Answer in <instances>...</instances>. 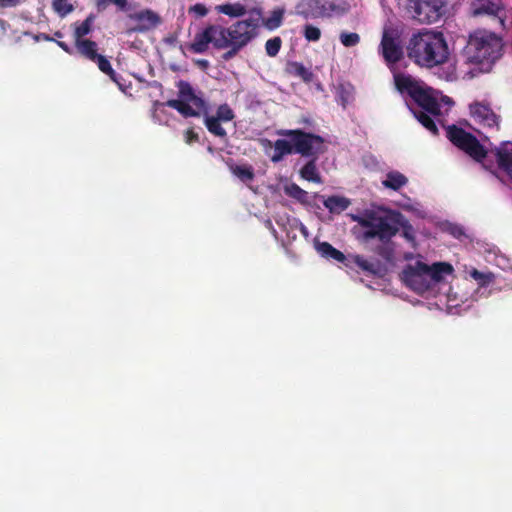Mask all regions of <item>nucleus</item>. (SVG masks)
Returning a JSON list of instances; mask_svg holds the SVG:
<instances>
[{
  "mask_svg": "<svg viewBox=\"0 0 512 512\" xmlns=\"http://www.w3.org/2000/svg\"><path fill=\"white\" fill-rule=\"evenodd\" d=\"M190 11L195 13L196 15H198L200 17H204L208 13L207 8L203 4H200V3L193 5L190 8Z\"/></svg>",
  "mask_w": 512,
  "mask_h": 512,
  "instance_id": "obj_37",
  "label": "nucleus"
},
{
  "mask_svg": "<svg viewBox=\"0 0 512 512\" xmlns=\"http://www.w3.org/2000/svg\"><path fill=\"white\" fill-rule=\"evenodd\" d=\"M281 135L292 137L294 152L310 156L322 151L323 139L320 136L306 134L299 130H285Z\"/></svg>",
  "mask_w": 512,
  "mask_h": 512,
  "instance_id": "obj_10",
  "label": "nucleus"
},
{
  "mask_svg": "<svg viewBox=\"0 0 512 512\" xmlns=\"http://www.w3.org/2000/svg\"><path fill=\"white\" fill-rule=\"evenodd\" d=\"M450 233H451L453 236L457 237V238H459L461 235H463L462 228L457 227V226H453V227H451Z\"/></svg>",
  "mask_w": 512,
  "mask_h": 512,
  "instance_id": "obj_43",
  "label": "nucleus"
},
{
  "mask_svg": "<svg viewBox=\"0 0 512 512\" xmlns=\"http://www.w3.org/2000/svg\"><path fill=\"white\" fill-rule=\"evenodd\" d=\"M315 0H300L296 5V13L308 18L309 14L306 8L312 7L315 4Z\"/></svg>",
  "mask_w": 512,
  "mask_h": 512,
  "instance_id": "obj_34",
  "label": "nucleus"
},
{
  "mask_svg": "<svg viewBox=\"0 0 512 512\" xmlns=\"http://www.w3.org/2000/svg\"><path fill=\"white\" fill-rule=\"evenodd\" d=\"M403 236L408 241H414V230L411 225H409L407 222L403 224Z\"/></svg>",
  "mask_w": 512,
  "mask_h": 512,
  "instance_id": "obj_38",
  "label": "nucleus"
},
{
  "mask_svg": "<svg viewBox=\"0 0 512 512\" xmlns=\"http://www.w3.org/2000/svg\"><path fill=\"white\" fill-rule=\"evenodd\" d=\"M93 23V17H87L83 22L75 24L74 38L75 42L78 40H84V36L88 35L91 31Z\"/></svg>",
  "mask_w": 512,
  "mask_h": 512,
  "instance_id": "obj_26",
  "label": "nucleus"
},
{
  "mask_svg": "<svg viewBox=\"0 0 512 512\" xmlns=\"http://www.w3.org/2000/svg\"><path fill=\"white\" fill-rule=\"evenodd\" d=\"M503 41L496 33L478 29L471 33L463 50L464 64L472 65L469 70L461 69L463 78H473L489 72L492 65L502 56Z\"/></svg>",
  "mask_w": 512,
  "mask_h": 512,
  "instance_id": "obj_4",
  "label": "nucleus"
},
{
  "mask_svg": "<svg viewBox=\"0 0 512 512\" xmlns=\"http://www.w3.org/2000/svg\"><path fill=\"white\" fill-rule=\"evenodd\" d=\"M25 0H2V8L4 7H15L21 3H23Z\"/></svg>",
  "mask_w": 512,
  "mask_h": 512,
  "instance_id": "obj_40",
  "label": "nucleus"
},
{
  "mask_svg": "<svg viewBox=\"0 0 512 512\" xmlns=\"http://www.w3.org/2000/svg\"><path fill=\"white\" fill-rule=\"evenodd\" d=\"M406 209H408V210H412V211H415L419 216H424V214H423V211H422V210H420V209H418V208H415V207H414V206H412V205H408V206H406Z\"/></svg>",
  "mask_w": 512,
  "mask_h": 512,
  "instance_id": "obj_45",
  "label": "nucleus"
},
{
  "mask_svg": "<svg viewBox=\"0 0 512 512\" xmlns=\"http://www.w3.org/2000/svg\"><path fill=\"white\" fill-rule=\"evenodd\" d=\"M261 16L260 9H253L250 18L237 21L229 28L210 25L195 35L193 42L188 45V49L194 53H204L210 44L217 49H226L229 45L243 48L255 37Z\"/></svg>",
  "mask_w": 512,
  "mask_h": 512,
  "instance_id": "obj_2",
  "label": "nucleus"
},
{
  "mask_svg": "<svg viewBox=\"0 0 512 512\" xmlns=\"http://www.w3.org/2000/svg\"><path fill=\"white\" fill-rule=\"evenodd\" d=\"M356 220L360 225L367 228L363 234L365 239L378 237L381 241H387L397 232L394 226L382 218L368 219L366 217H357Z\"/></svg>",
  "mask_w": 512,
  "mask_h": 512,
  "instance_id": "obj_11",
  "label": "nucleus"
},
{
  "mask_svg": "<svg viewBox=\"0 0 512 512\" xmlns=\"http://www.w3.org/2000/svg\"><path fill=\"white\" fill-rule=\"evenodd\" d=\"M290 71L296 76H299L305 82H311L314 76L309 69L297 62H294L290 65Z\"/></svg>",
  "mask_w": 512,
  "mask_h": 512,
  "instance_id": "obj_27",
  "label": "nucleus"
},
{
  "mask_svg": "<svg viewBox=\"0 0 512 512\" xmlns=\"http://www.w3.org/2000/svg\"><path fill=\"white\" fill-rule=\"evenodd\" d=\"M447 0H406L407 14L420 23H435L446 11Z\"/></svg>",
  "mask_w": 512,
  "mask_h": 512,
  "instance_id": "obj_7",
  "label": "nucleus"
},
{
  "mask_svg": "<svg viewBox=\"0 0 512 512\" xmlns=\"http://www.w3.org/2000/svg\"><path fill=\"white\" fill-rule=\"evenodd\" d=\"M301 177L304 178L307 181H312L315 183H321V177L319 175V172L317 170V167L313 161L307 163L302 169H301Z\"/></svg>",
  "mask_w": 512,
  "mask_h": 512,
  "instance_id": "obj_25",
  "label": "nucleus"
},
{
  "mask_svg": "<svg viewBox=\"0 0 512 512\" xmlns=\"http://www.w3.org/2000/svg\"><path fill=\"white\" fill-rule=\"evenodd\" d=\"M52 5L60 16H66L73 11V5L69 0H52Z\"/></svg>",
  "mask_w": 512,
  "mask_h": 512,
  "instance_id": "obj_30",
  "label": "nucleus"
},
{
  "mask_svg": "<svg viewBox=\"0 0 512 512\" xmlns=\"http://www.w3.org/2000/svg\"><path fill=\"white\" fill-rule=\"evenodd\" d=\"M94 62L97 63L98 68L102 72L106 73L111 78H114L115 73H114V71H113V69L111 67V64H110V62L104 56L99 55Z\"/></svg>",
  "mask_w": 512,
  "mask_h": 512,
  "instance_id": "obj_33",
  "label": "nucleus"
},
{
  "mask_svg": "<svg viewBox=\"0 0 512 512\" xmlns=\"http://www.w3.org/2000/svg\"><path fill=\"white\" fill-rule=\"evenodd\" d=\"M215 10L231 18H239L247 12L246 7L239 2L217 5Z\"/></svg>",
  "mask_w": 512,
  "mask_h": 512,
  "instance_id": "obj_19",
  "label": "nucleus"
},
{
  "mask_svg": "<svg viewBox=\"0 0 512 512\" xmlns=\"http://www.w3.org/2000/svg\"><path fill=\"white\" fill-rule=\"evenodd\" d=\"M470 11L473 16L494 17L505 28L506 11L500 0H472Z\"/></svg>",
  "mask_w": 512,
  "mask_h": 512,
  "instance_id": "obj_12",
  "label": "nucleus"
},
{
  "mask_svg": "<svg viewBox=\"0 0 512 512\" xmlns=\"http://www.w3.org/2000/svg\"><path fill=\"white\" fill-rule=\"evenodd\" d=\"M231 172L235 177L247 185L254 179V170L251 165L242 164L231 166Z\"/></svg>",
  "mask_w": 512,
  "mask_h": 512,
  "instance_id": "obj_23",
  "label": "nucleus"
},
{
  "mask_svg": "<svg viewBox=\"0 0 512 512\" xmlns=\"http://www.w3.org/2000/svg\"><path fill=\"white\" fill-rule=\"evenodd\" d=\"M447 136L457 147L465 151L476 161H482L486 156V150L479 141L470 133L455 126L449 127Z\"/></svg>",
  "mask_w": 512,
  "mask_h": 512,
  "instance_id": "obj_9",
  "label": "nucleus"
},
{
  "mask_svg": "<svg viewBox=\"0 0 512 512\" xmlns=\"http://www.w3.org/2000/svg\"><path fill=\"white\" fill-rule=\"evenodd\" d=\"M77 50L87 59L95 61L99 56L97 54V44L90 40H78L75 42Z\"/></svg>",
  "mask_w": 512,
  "mask_h": 512,
  "instance_id": "obj_21",
  "label": "nucleus"
},
{
  "mask_svg": "<svg viewBox=\"0 0 512 512\" xmlns=\"http://www.w3.org/2000/svg\"><path fill=\"white\" fill-rule=\"evenodd\" d=\"M378 52L383 56L385 62L392 66L403 56V50L400 41V31L391 23L383 27L382 39Z\"/></svg>",
  "mask_w": 512,
  "mask_h": 512,
  "instance_id": "obj_8",
  "label": "nucleus"
},
{
  "mask_svg": "<svg viewBox=\"0 0 512 512\" xmlns=\"http://www.w3.org/2000/svg\"><path fill=\"white\" fill-rule=\"evenodd\" d=\"M292 152H294L292 137H290V140L278 139L274 144V154L271 160L273 162H279L285 155L291 154Z\"/></svg>",
  "mask_w": 512,
  "mask_h": 512,
  "instance_id": "obj_20",
  "label": "nucleus"
},
{
  "mask_svg": "<svg viewBox=\"0 0 512 512\" xmlns=\"http://www.w3.org/2000/svg\"><path fill=\"white\" fill-rule=\"evenodd\" d=\"M339 38L340 42L345 47H354L360 42V35L355 32H342Z\"/></svg>",
  "mask_w": 512,
  "mask_h": 512,
  "instance_id": "obj_29",
  "label": "nucleus"
},
{
  "mask_svg": "<svg viewBox=\"0 0 512 512\" xmlns=\"http://www.w3.org/2000/svg\"><path fill=\"white\" fill-rule=\"evenodd\" d=\"M284 192L288 196H290V197H292V198H294V199H296V200H298V201H300L302 203H305V202L308 201V193L306 191H304L302 188H300L295 183L286 184L284 186Z\"/></svg>",
  "mask_w": 512,
  "mask_h": 512,
  "instance_id": "obj_24",
  "label": "nucleus"
},
{
  "mask_svg": "<svg viewBox=\"0 0 512 512\" xmlns=\"http://www.w3.org/2000/svg\"><path fill=\"white\" fill-rule=\"evenodd\" d=\"M199 64H201L203 66H207L208 65V61L207 60H201V61H199Z\"/></svg>",
  "mask_w": 512,
  "mask_h": 512,
  "instance_id": "obj_49",
  "label": "nucleus"
},
{
  "mask_svg": "<svg viewBox=\"0 0 512 512\" xmlns=\"http://www.w3.org/2000/svg\"><path fill=\"white\" fill-rule=\"evenodd\" d=\"M198 136L196 133H194L192 130H187L185 133V141L186 143L190 144L194 140H197Z\"/></svg>",
  "mask_w": 512,
  "mask_h": 512,
  "instance_id": "obj_41",
  "label": "nucleus"
},
{
  "mask_svg": "<svg viewBox=\"0 0 512 512\" xmlns=\"http://www.w3.org/2000/svg\"><path fill=\"white\" fill-rule=\"evenodd\" d=\"M453 272V266L447 262H436L427 265L417 261L404 269L403 281L415 292L424 293L445 281L448 276H452Z\"/></svg>",
  "mask_w": 512,
  "mask_h": 512,
  "instance_id": "obj_6",
  "label": "nucleus"
},
{
  "mask_svg": "<svg viewBox=\"0 0 512 512\" xmlns=\"http://www.w3.org/2000/svg\"><path fill=\"white\" fill-rule=\"evenodd\" d=\"M314 247L316 249V251L322 256V257H325V258H331V259H334L338 262H343L344 259H345V256L342 252H340L339 250L335 249L331 244H329L328 242H320V241H315L314 242Z\"/></svg>",
  "mask_w": 512,
  "mask_h": 512,
  "instance_id": "obj_17",
  "label": "nucleus"
},
{
  "mask_svg": "<svg viewBox=\"0 0 512 512\" xmlns=\"http://www.w3.org/2000/svg\"><path fill=\"white\" fill-rule=\"evenodd\" d=\"M324 206L332 213L344 211L350 205V201L341 196H331L324 200Z\"/></svg>",
  "mask_w": 512,
  "mask_h": 512,
  "instance_id": "obj_22",
  "label": "nucleus"
},
{
  "mask_svg": "<svg viewBox=\"0 0 512 512\" xmlns=\"http://www.w3.org/2000/svg\"><path fill=\"white\" fill-rule=\"evenodd\" d=\"M354 262L365 271L375 272L374 264L359 255L354 256Z\"/></svg>",
  "mask_w": 512,
  "mask_h": 512,
  "instance_id": "obj_35",
  "label": "nucleus"
},
{
  "mask_svg": "<svg viewBox=\"0 0 512 512\" xmlns=\"http://www.w3.org/2000/svg\"><path fill=\"white\" fill-rule=\"evenodd\" d=\"M111 3V0H99L97 6L99 9H105Z\"/></svg>",
  "mask_w": 512,
  "mask_h": 512,
  "instance_id": "obj_44",
  "label": "nucleus"
},
{
  "mask_svg": "<svg viewBox=\"0 0 512 512\" xmlns=\"http://www.w3.org/2000/svg\"><path fill=\"white\" fill-rule=\"evenodd\" d=\"M303 34L307 41L316 42L321 37L320 29L313 25H305Z\"/></svg>",
  "mask_w": 512,
  "mask_h": 512,
  "instance_id": "obj_32",
  "label": "nucleus"
},
{
  "mask_svg": "<svg viewBox=\"0 0 512 512\" xmlns=\"http://www.w3.org/2000/svg\"><path fill=\"white\" fill-rule=\"evenodd\" d=\"M57 44H58V45H59V46H60L64 51H66L67 53H70V52H71V50H70L69 46H68L66 43L61 42V41H58V42H57Z\"/></svg>",
  "mask_w": 512,
  "mask_h": 512,
  "instance_id": "obj_46",
  "label": "nucleus"
},
{
  "mask_svg": "<svg viewBox=\"0 0 512 512\" xmlns=\"http://www.w3.org/2000/svg\"><path fill=\"white\" fill-rule=\"evenodd\" d=\"M283 15H284V9L274 10L271 13V16L265 20V22H264L265 26L270 30H274V29L278 28L282 23Z\"/></svg>",
  "mask_w": 512,
  "mask_h": 512,
  "instance_id": "obj_28",
  "label": "nucleus"
},
{
  "mask_svg": "<svg viewBox=\"0 0 512 512\" xmlns=\"http://www.w3.org/2000/svg\"><path fill=\"white\" fill-rule=\"evenodd\" d=\"M111 3L115 4L120 9H123V10L126 9V7L128 5V1L127 0H111Z\"/></svg>",
  "mask_w": 512,
  "mask_h": 512,
  "instance_id": "obj_42",
  "label": "nucleus"
},
{
  "mask_svg": "<svg viewBox=\"0 0 512 512\" xmlns=\"http://www.w3.org/2000/svg\"><path fill=\"white\" fill-rule=\"evenodd\" d=\"M167 106L176 109L184 117H199L204 115V123L210 133L225 138L226 130L221 123L232 121L235 114L232 108L224 103L221 104L215 115L207 113V105L204 99L195 93L192 87L186 82H180L178 98L167 101Z\"/></svg>",
  "mask_w": 512,
  "mask_h": 512,
  "instance_id": "obj_3",
  "label": "nucleus"
},
{
  "mask_svg": "<svg viewBox=\"0 0 512 512\" xmlns=\"http://www.w3.org/2000/svg\"><path fill=\"white\" fill-rule=\"evenodd\" d=\"M465 271L472 279L477 282L479 287L478 291H480L481 288L488 287L495 280V275L492 272H481L473 267L466 268Z\"/></svg>",
  "mask_w": 512,
  "mask_h": 512,
  "instance_id": "obj_18",
  "label": "nucleus"
},
{
  "mask_svg": "<svg viewBox=\"0 0 512 512\" xmlns=\"http://www.w3.org/2000/svg\"><path fill=\"white\" fill-rule=\"evenodd\" d=\"M407 54L417 65L432 68L446 63L449 50L442 33L423 30L412 35Z\"/></svg>",
  "mask_w": 512,
  "mask_h": 512,
  "instance_id": "obj_5",
  "label": "nucleus"
},
{
  "mask_svg": "<svg viewBox=\"0 0 512 512\" xmlns=\"http://www.w3.org/2000/svg\"><path fill=\"white\" fill-rule=\"evenodd\" d=\"M280 47L281 39L279 37L271 38L265 44L266 53L271 57H274L278 54Z\"/></svg>",
  "mask_w": 512,
  "mask_h": 512,
  "instance_id": "obj_31",
  "label": "nucleus"
},
{
  "mask_svg": "<svg viewBox=\"0 0 512 512\" xmlns=\"http://www.w3.org/2000/svg\"><path fill=\"white\" fill-rule=\"evenodd\" d=\"M408 183V178L400 173L399 171H390L386 174L385 178L382 180V185L385 188L392 190H399L404 187Z\"/></svg>",
  "mask_w": 512,
  "mask_h": 512,
  "instance_id": "obj_16",
  "label": "nucleus"
},
{
  "mask_svg": "<svg viewBox=\"0 0 512 512\" xmlns=\"http://www.w3.org/2000/svg\"><path fill=\"white\" fill-rule=\"evenodd\" d=\"M55 36H57V38H60L61 37V33L60 32H56Z\"/></svg>",
  "mask_w": 512,
  "mask_h": 512,
  "instance_id": "obj_50",
  "label": "nucleus"
},
{
  "mask_svg": "<svg viewBox=\"0 0 512 512\" xmlns=\"http://www.w3.org/2000/svg\"><path fill=\"white\" fill-rule=\"evenodd\" d=\"M129 18L137 24L131 29L132 31L143 32L156 27L160 23V17L149 9L131 13Z\"/></svg>",
  "mask_w": 512,
  "mask_h": 512,
  "instance_id": "obj_14",
  "label": "nucleus"
},
{
  "mask_svg": "<svg viewBox=\"0 0 512 512\" xmlns=\"http://www.w3.org/2000/svg\"><path fill=\"white\" fill-rule=\"evenodd\" d=\"M445 69L446 71L441 74V77L445 78V80L452 81L458 78L459 73L455 65L449 64Z\"/></svg>",
  "mask_w": 512,
  "mask_h": 512,
  "instance_id": "obj_36",
  "label": "nucleus"
},
{
  "mask_svg": "<svg viewBox=\"0 0 512 512\" xmlns=\"http://www.w3.org/2000/svg\"><path fill=\"white\" fill-rule=\"evenodd\" d=\"M300 230L305 236L308 235L307 228L303 224H300Z\"/></svg>",
  "mask_w": 512,
  "mask_h": 512,
  "instance_id": "obj_48",
  "label": "nucleus"
},
{
  "mask_svg": "<svg viewBox=\"0 0 512 512\" xmlns=\"http://www.w3.org/2000/svg\"><path fill=\"white\" fill-rule=\"evenodd\" d=\"M393 78L396 89L402 94H408L421 108L413 112L418 121L436 134V121L442 124V117L449 113L454 104L452 99L410 74L394 71Z\"/></svg>",
  "mask_w": 512,
  "mask_h": 512,
  "instance_id": "obj_1",
  "label": "nucleus"
},
{
  "mask_svg": "<svg viewBox=\"0 0 512 512\" xmlns=\"http://www.w3.org/2000/svg\"><path fill=\"white\" fill-rule=\"evenodd\" d=\"M496 156L499 167L507 174L512 182V142H503L496 149Z\"/></svg>",
  "mask_w": 512,
  "mask_h": 512,
  "instance_id": "obj_15",
  "label": "nucleus"
},
{
  "mask_svg": "<svg viewBox=\"0 0 512 512\" xmlns=\"http://www.w3.org/2000/svg\"><path fill=\"white\" fill-rule=\"evenodd\" d=\"M470 113L480 125L488 128L499 126V116L485 103L474 102L470 105Z\"/></svg>",
  "mask_w": 512,
  "mask_h": 512,
  "instance_id": "obj_13",
  "label": "nucleus"
},
{
  "mask_svg": "<svg viewBox=\"0 0 512 512\" xmlns=\"http://www.w3.org/2000/svg\"><path fill=\"white\" fill-rule=\"evenodd\" d=\"M36 40L39 41V40H46V41H50L51 38L45 34H40L38 36H36Z\"/></svg>",
  "mask_w": 512,
  "mask_h": 512,
  "instance_id": "obj_47",
  "label": "nucleus"
},
{
  "mask_svg": "<svg viewBox=\"0 0 512 512\" xmlns=\"http://www.w3.org/2000/svg\"><path fill=\"white\" fill-rule=\"evenodd\" d=\"M229 51H227L224 55H223V58L225 60H229L230 58H232L233 56H235L237 54V52L241 49V48H236V46L234 45H229Z\"/></svg>",
  "mask_w": 512,
  "mask_h": 512,
  "instance_id": "obj_39",
  "label": "nucleus"
}]
</instances>
